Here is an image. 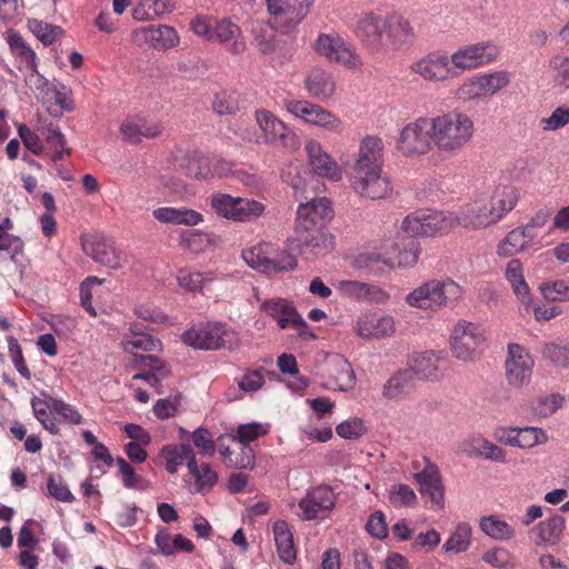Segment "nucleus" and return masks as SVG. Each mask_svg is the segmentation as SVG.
<instances>
[{"instance_id":"obj_38","label":"nucleus","mask_w":569,"mask_h":569,"mask_svg":"<svg viewBox=\"0 0 569 569\" xmlns=\"http://www.w3.org/2000/svg\"><path fill=\"white\" fill-rule=\"evenodd\" d=\"M260 308L272 317L281 329L289 328L299 315L292 302L282 298L264 300Z\"/></svg>"},{"instance_id":"obj_56","label":"nucleus","mask_w":569,"mask_h":569,"mask_svg":"<svg viewBox=\"0 0 569 569\" xmlns=\"http://www.w3.org/2000/svg\"><path fill=\"white\" fill-rule=\"evenodd\" d=\"M212 281V278L199 272L191 271L189 269H180L177 273L178 284L188 292H199L207 282Z\"/></svg>"},{"instance_id":"obj_43","label":"nucleus","mask_w":569,"mask_h":569,"mask_svg":"<svg viewBox=\"0 0 569 569\" xmlns=\"http://www.w3.org/2000/svg\"><path fill=\"white\" fill-rule=\"evenodd\" d=\"M466 450L469 455L481 457L495 462H506L507 460L506 451L501 447L495 445L480 435L470 437L466 441Z\"/></svg>"},{"instance_id":"obj_22","label":"nucleus","mask_w":569,"mask_h":569,"mask_svg":"<svg viewBox=\"0 0 569 569\" xmlns=\"http://www.w3.org/2000/svg\"><path fill=\"white\" fill-rule=\"evenodd\" d=\"M322 385L329 390L348 391L356 385V375L348 360L340 355H332L327 359Z\"/></svg>"},{"instance_id":"obj_25","label":"nucleus","mask_w":569,"mask_h":569,"mask_svg":"<svg viewBox=\"0 0 569 569\" xmlns=\"http://www.w3.org/2000/svg\"><path fill=\"white\" fill-rule=\"evenodd\" d=\"M425 468L415 473V480L419 483V491L437 509L445 506V487L438 467L426 460Z\"/></svg>"},{"instance_id":"obj_7","label":"nucleus","mask_w":569,"mask_h":569,"mask_svg":"<svg viewBox=\"0 0 569 569\" xmlns=\"http://www.w3.org/2000/svg\"><path fill=\"white\" fill-rule=\"evenodd\" d=\"M182 340L196 349H231L237 343V333L227 323L208 322L184 331Z\"/></svg>"},{"instance_id":"obj_12","label":"nucleus","mask_w":569,"mask_h":569,"mask_svg":"<svg viewBox=\"0 0 569 569\" xmlns=\"http://www.w3.org/2000/svg\"><path fill=\"white\" fill-rule=\"evenodd\" d=\"M456 227L453 212L416 211L407 216L401 229L410 237H432L442 234Z\"/></svg>"},{"instance_id":"obj_26","label":"nucleus","mask_w":569,"mask_h":569,"mask_svg":"<svg viewBox=\"0 0 569 569\" xmlns=\"http://www.w3.org/2000/svg\"><path fill=\"white\" fill-rule=\"evenodd\" d=\"M453 216L456 226L465 228L480 229L496 223L490 210V203L485 198L466 203Z\"/></svg>"},{"instance_id":"obj_44","label":"nucleus","mask_w":569,"mask_h":569,"mask_svg":"<svg viewBox=\"0 0 569 569\" xmlns=\"http://www.w3.org/2000/svg\"><path fill=\"white\" fill-rule=\"evenodd\" d=\"M161 457L166 461V470L169 473H176L183 463L188 467L191 459L197 458L194 450L188 443L168 445L162 448Z\"/></svg>"},{"instance_id":"obj_39","label":"nucleus","mask_w":569,"mask_h":569,"mask_svg":"<svg viewBox=\"0 0 569 569\" xmlns=\"http://www.w3.org/2000/svg\"><path fill=\"white\" fill-rule=\"evenodd\" d=\"M395 322L389 316L378 317L376 315L367 316L360 319L356 330L360 337L380 338L393 332Z\"/></svg>"},{"instance_id":"obj_6","label":"nucleus","mask_w":569,"mask_h":569,"mask_svg":"<svg viewBox=\"0 0 569 569\" xmlns=\"http://www.w3.org/2000/svg\"><path fill=\"white\" fill-rule=\"evenodd\" d=\"M435 148L431 132V117H418L400 130L396 149L407 158H419Z\"/></svg>"},{"instance_id":"obj_61","label":"nucleus","mask_w":569,"mask_h":569,"mask_svg":"<svg viewBox=\"0 0 569 569\" xmlns=\"http://www.w3.org/2000/svg\"><path fill=\"white\" fill-rule=\"evenodd\" d=\"M482 560L498 569H513L516 566L512 555L503 547H495L486 551Z\"/></svg>"},{"instance_id":"obj_8","label":"nucleus","mask_w":569,"mask_h":569,"mask_svg":"<svg viewBox=\"0 0 569 569\" xmlns=\"http://www.w3.org/2000/svg\"><path fill=\"white\" fill-rule=\"evenodd\" d=\"M499 47L492 41H480L459 47L450 57L455 77L458 78L466 71H472L498 60Z\"/></svg>"},{"instance_id":"obj_11","label":"nucleus","mask_w":569,"mask_h":569,"mask_svg":"<svg viewBox=\"0 0 569 569\" xmlns=\"http://www.w3.org/2000/svg\"><path fill=\"white\" fill-rule=\"evenodd\" d=\"M316 0H266L270 24L289 33L307 18Z\"/></svg>"},{"instance_id":"obj_64","label":"nucleus","mask_w":569,"mask_h":569,"mask_svg":"<svg viewBox=\"0 0 569 569\" xmlns=\"http://www.w3.org/2000/svg\"><path fill=\"white\" fill-rule=\"evenodd\" d=\"M542 356L555 366L566 368L569 366V345L546 343L542 348Z\"/></svg>"},{"instance_id":"obj_23","label":"nucleus","mask_w":569,"mask_h":569,"mask_svg":"<svg viewBox=\"0 0 569 569\" xmlns=\"http://www.w3.org/2000/svg\"><path fill=\"white\" fill-rule=\"evenodd\" d=\"M533 363V359L522 346L510 343L506 360V376L509 385L521 387L528 383L532 375Z\"/></svg>"},{"instance_id":"obj_52","label":"nucleus","mask_w":569,"mask_h":569,"mask_svg":"<svg viewBox=\"0 0 569 569\" xmlns=\"http://www.w3.org/2000/svg\"><path fill=\"white\" fill-rule=\"evenodd\" d=\"M470 545L471 526L468 522H459L442 546V549L447 553H460L468 550Z\"/></svg>"},{"instance_id":"obj_17","label":"nucleus","mask_w":569,"mask_h":569,"mask_svg":"<svg viewBox=\"0 0 569 569\" xmlns=\"http://www.w3.org/2000/svg\"><path fill=\"white\" fill-rule=\"evenodd\" d=\"M410 70L425 81L432 83L456 78L448 52L441 50H435L422 56L410 64Z\"/></svg>"},{"instance_id":"obj_14","label":"nucleus","mask_w":569,"mask_h":569,"mask_svg":"<svg viewBox=\"0 0 569 569\" xmlns=\"http://www.w3.org/2000/svg\"><path fill=\"white\" fill-rule=\"evenodd\" d=\"M315 50L329 62L348 69H357L362 64L353 47L337 32L319 33Z\"/></svg>"},{"instance_id":"obj_9","label":"nucleus","mask_w":569,"mask_h":569,"mask_svg":"<svg viewBox=\"0 0 569 569\" xmlns=\"http://www.w3.org/2000/svg\"><path fill=\"white\" fill-rule=\"evenodd\" d=\"M210 207L218 217L236 222H248L261 217L264 204L253 199L232 197L227 193H213L210 197Z\"/></svg>"},{"instance_id":"obj_47","label":"nucleus","mask_w":569,"mask_h":569,"mask_svg":"<svg viewBox=\"0 0 569 569\" xmlns=\"http://www.w3.org/2000/svg\"><path fill=\"white\" fill-rule=\"evenodd\" d=\"M226 440H228V441H236V438L233 436L221 435L218 438L217 442H216L217 450L219 451V453L223 458L224 465L228 468H237V469L252 468L253 465H254V457L252 455L251 448H248V452L242 450L243 451L242 457L240 459L239 458L234 459L232 457L233 452L230 449L229 445L224 443Z\"/></svg>"},{"instance_id":"obj_16","label":"nucleus","mask_w":569,"mask_h":569,"mask_svg":"<svg viewBox=\"0 0 569 569\" xmlns=\"http://www.w3.org/2000/svg\"><path fill=\"white\" fill-rule=\"evenodd\" d=\"M131 41L139 48L168 51L180 44V36L171 26L150 24L134 29Z\"/></svg>"},{"instance_id":"obj_59","label":"nucleus","mask_w":569,"mask_h":569,"mask_svg":"<svg viewBox=\"0 0 569 569\" xmlns=\"http://www.w3.org/2000/svg\"><path fill=\"white\" fill-rule=\"evenodd\" d=\"M337 289L341 296L353 299L368 298L376 291V287L356 280L340 281Z\"/></svg>"},{"instance_id":"obj_15","label":"nucleus","mask_w":569,"mask_h":569,"mask_svg":"<svg viewBox=\"0 0 569 569\" xmlns=\"http://www.w3.org/2000/svg\"><path fill=\"white\" fill-rule=\"evenodd\" d=\"M256 121L260 128V133L247 137L248 141L266 144L279 142L284 147L293 146L297 142L296 133L270 111L264 109L257 110Z\"/></svg>"},{"instance_id":"obj_3","label":"nucleus","mask_w":569,"mask_h":569,"mask_svg":"<svg viewBox=\"0 0 569 569\" xmlns=\"http://www.w3.org/2000/svg\"><path fill=\"white\" fill-rule=\"evenodd\" d=\"M431 132L440 153L456 156L471 143L476 127L467 113L450 110L431 117Z\"/></svg>"},{"instance_id":"obj_1","label":"nucleus","mask_w":569,"mask_h":569,"mask_svg":"<svg viewBox=\"0 0 569 569\" xmlns=\"http://www.w3.org/2000/svg\"><path fill=\"white\" fill-rule=\"evenodd\" d=\"M332 216L331 201L326 197L298 207L295 231L302 254H319L331 246L332 238L325 231V227Z\"/></svg>"},{"instance_id":"obj_63","label":"nucleus","mask_w":569,"mask_h":569,"mask_svg":"<svg viewBox=\"0 0 569 569\" xmlns=\"http://www.w3.org/2000/svg\"><path fill=\"white\" fill-rule=\"evenodd\" d=\"M542 296L550 301H569V283L565 280L545 282L540 286Z\"/></svg>"},{"instance_id":"obj_46","label":"nucleus","mask_w":569,"mask_h":569,"mask_svg":"<svg viewBox=\"0 0 569 569\" xmlns=\"http://www.w3.org/2000/svg\"><path fill=\"white\" fill-rule=\"evenodd\" d=\"M439 357L432 351L416 353L411 357L410 368L412 377L416 375L420 379L437 378L439 371Z\"/></svg>"},{"instance_id":"obj_49","label":"nucleus","mask_w":569,"mask_h":569,"mask_svg":"<svg viewBox=\"0 0 569 569\" xmlns=\"http://www.w3.org/2000/svg\"><path fill=\"white\" fill-rule=\"evenodd\" d=\"M505 277L515 295L523 302L529 301V287L523 277V267L519 259H511L506 266Z\"/></svg>"},{"instance_id":"obj_62","label":"nucleus","mask_w":569,"mask_h":569,"mask_svg":"<svg viewBox=\"0 0 569 569\" xmlns=\"http://www.w3.org/2000/svg\"><path fill=\"white\" fill-rule=\"evenodd\" d=\"M191 440L201 456H213L217 451L216 441L211 432L203 427L197 428L191 435Z\"/></svg>"},{"instance_id":"obj_57","label":"nucleus","mask_w":569,"mask_h":569,"mask_svg":"<svg viewBox=\"0 0 569 569\" xmlns=\"http://www.w3.org/2000/svg\"><path fill=\"white\" fill-rule=\"evenodd\" d=\"M269 432V426L259 422H251L240 425L237 428V433L233 436L242 446V450L248 452L249 443L257 440L260 437L266 436Z\"/></svg>"},{"instance_id":"obj_53","label":"nucleus","mask_w":569,"mask_h":569,"mask_svg":"<svg viewBox=\"0 0 569 569\" xmlns=\"http://www.w3.org/2000/svg\"><path fill=\"white\" fill-rule=\"evenodd\" d=\"M277 30L273 24L268 26L263 22H257L252 28L253 41L257 49L263 53L269 54L276 51L277 49V39L276 32Z\"/></svg>"},{"instance_id":"obj_54","label":"nucleus","mask_w":569,"mask_h":569,"mask_svg":"<svg viewBox=\"0 0 569 569\" xmlns=\"http://www.w3.org/2000/svg\"><path fill=\"white\" fill-rule=\"evenodd\" d=\"M212 243V236L200 230H183L179 246L193 253L203 252Z\"/></svg>"},{"instance_id":"obj_41","label":"nucleus","mask_w":569,"mask_h":569,"mask_svg":"<svg viewBox=\"0 0 569 569\" xmlns=\"http://www.w3.org/2000/svg\"><path fill=\"white\" fill-rule=\"evenodd\" d=\"M565 527V519L555 515L543 521L536 525L531 533L535 536L536 545H556L561 536Z\"/></svg>"},{"instance_id":"obj_35","label":"nucleus","mask_w":569,"mask_h":569,"mask_svg":"<svg viewBox=\"0 0 569 569\" xmlns=\"http://www.w3.org/2000/svg\"><path fill=\"white\" fill-rule=\"evenodd\" d=\"M274 542L279 558L288 565L297 559V549L293 541V532L284 520H277L272 526Z\"/></svg>"},{"instance_id":"obj_33","label":"nucleus","mask_w":569,"mask_h":569,"mask_svg":"<svg viewBox=\"0 0 569 569\" xmlns=\"http://www.w3.org/2000/svg\"><path fill=\"white\" fill-rule=\"evenodd\" d=\"M152 216L161 223L183 224L194 227L203 221V214L187 207H160Z\"/></svg>"},{"instance_id":"obj_18","label":"nucleus","mask_w":569,"mask_h":569,"mask_svg":"<svg viewBox=\"0 0 569 569\" xmlns=\"http://www.w3.org/2000/svg\"><path fill=\"white\" fill-rule=\"evenodd\" d=\"M82 250L96 262L112 269L122 268L128 259L127 254L114 247L113 241L102 234H89L81 237Z\"/></svg>"},{"instance_id":"obj_13","label":"nucleus","mask_w":569,"mask_h":569,"mask_svg":"<svg viewBox=\"0 0 569 569\" xmlns=\"http://www.w3.org/2000/svg\"><path fill=\"white\" fill-rule=\"evenodd\" d=\"M485 342V331L478 325L467 320L458 321L450 336L451 352L462 361H473L478 358Z\"/></svg>"},{"instance_id":"obj_37","label":"nucleus","mask_w":569,"mask_h":569,"mask_svg":"<svg viewBox=\"0 0 569 569\" xmlns=\"http://www.w3.org/2000/svg\"><path fill=\"white\" fill-rule=\"evenodd\" d=\"M416 383L411 370L402 369L392 375L383 385L382 396L387 400H400L415 390Z\"/></svg>"},{"instance_id":"obj_27","label":"nucleus","mask_w":569,"mask_h":569,"mask_svg":"<svg viewBox=\"0 0 569 569\" xmlns=\"http://www.w3.org/2000/svg\"><path fill=\"white\" fill-rule=\"evenodd\" d=\"M383 149L385 144L382 139L378 136L365 137L359 146L358 158L356 160L353 172L382 170L383 166Z\"/></svg>"},{"instance_id":"obj_48","label":"nucleus","mask_w":569,"mask_h":569,"mask_svg":"<svg viewBox=\"0 0 569 569\" xmlns=\"http://www.w3.org/2000/svg\"><path fill=\"white\" fill-rule=\"evenodd\" d=\"M311 110H313V112L311 113L309 124L333 134H342L345 131V122L339 116L320 104H317L316 108H311Z\"/></svg>"},{"instance_id":"obj_32","label":"nucleus","mask_w":569,"mask_h":569,"mask_svg":"<svg viewBox=\"0 0 569 569\" xmlns=\"http://www.w3.org/2000/svg\"><path fill=\"white\" fill-rule=\"evenodd\" d=\"M190 476L189 489L192 493L207 495L212 491L219 480L218 472L209 462H198L197 458L188 463Z\"/></svg>"},{"instance_id":"obj_60","label":"nucleus","mask_w":569,"mask_h":569,"mask_svg":"<svg viewBox=\"0 0 569 569\" xmlns=\"http://www.w3.org/2000/svg\"><path fill=\"white\" fill-rule=\"evenodd\" d=\"M263 369H244L241 377L236 379L239 389L250 393L260 390L264 382Z\"/></svg>"},{"instance_id":"obj_58","label":"nucleus","mask_w":569,"mask_h":569,"mask_svg":"<svg viewBox=\"0 0 569 569\" xmlns=\"http://www.w3.org/2000/svg\"><path fill=\"white\" fill-rule=\"evenodd\" d=\"M28 27L31 32L43 43L51 44L62 33V29L38 19H29Z\"/></svg>"},{"instance_id":"obj_24","label":"nucleus","mask_w":569,"mask_h":569,"mask_svg":"<svg viewBox=\"0 0 569 569\" xmlns=\"http://www.w3.org/2000/svg\"><path fill=\"white\" fill-rule=\"evenodd\" d=\"M305 151L308 164L313 173L333 181L342 178V170L337 161L323 149L322 144L316 139L306 141Z\"/></svg>"},{"instance_id":"obj_4","label":"nucleus","mask_w":569,"mask_h":569,"mask_svg":"<svg viewBox=\"0 0 569 569\" xmlns=\"http://www.w3.org/2000/svg\"><path fill=\"white\" fill-rule=\"evenodd\" d=\"M462 297V288L452 279L430 280L407 295L406 302L426 311L453 307Z\"/></svg>"},{"instance_id":"obj_50","label":"nucleus","mask_w":569,"mask_h":569,"mask_svg":"<svg viewBox=\"0 0 569 569\" xmlns=\"http://www.w3.org/2000/svg\"><path fill=\"white\" fill-rule=\"evenodd\" d=\"M184 174L197 180H208L213 178L212 158L203 156H190L180 163Z\"/></svg>"},{"instance_id":"obj_2","label":"nucleus","mask_w":569,"mask_h":569,"mask_svg":"<svg viewBox=\"0 0 569 569\" xmlns=\"http://www.w3.org/2000/svg\"><path fill=\"white\" fill-rule=\"evenodd\" d=\"M121 345L126 352L133 356L131 363L138 372L132 379L143 380L150 387L156 388L158 393H161L158 387L171 373L168 363L153 355L140 353L160 351L162 348L161 341L149 333L131 331L123 337Z\"/></svg>"},{"instance_id":"obj_29","label":"nucleus","mask_w":569,"mask_h":569,"mask_svg":"<svg viewBox=\"0 0 569 569\" xmlns=\"http://www.w3.org/2000/svg\"><path fill=\"white\" fill-rule=\"evenodd\" d=\"M161 131L162 126L159 121L139 116L127 118L120 126L122 138L130 143H138L143 139H153Z\"/></svg>"},{"instance_id":"obj_45","label":"nucleus","mask_w":569,"mask_h":569,"mask_svg":"<svg viewBox=\"0 0 569 569\" xmlns=\"http://www.w3.org/2000/svg\"><path fill=\"white\" fill-rule=\"evenodd\" d=\"M519 200L518 191L513 187H503L498 190L495 196L488 200L495 222L510 212Z\"/></svg>"},{"instance_id":"obj_20","label":"nucleus","mask_w":569,"mask_h":569,"mask_svg":"<svg viewBox=\"0 0 569 569\" xmlns=\"http://www.w3.org/2000/svg\"><path fill=\"white\" fill-rule=\"evenodd\" d=\"M420 254L419 243L411 238L403 247V250L399 251L396 261L390 258H383L377 252H365L359 254L357 263L359 268L368 269L370 272L379 273L383 270V267H393L397 263L399 267H411L413 266Z\"/></svg>"},{"instance_id":"obj_21","label":"nucleus","mask_w":569,"mask_h":569,"mask_svg":"<svg viewBox=\"0 0 569 569\" xmlns=\"http://www.w3.org/2000/svg\"><path fill=\"white\" fill-rule=\"evenodd\" d=\"M350 184L356 193L371 200L386 199L392 192L390 179L382 170L352 172Z\"/></svg>"},{"instance_id":"obj_31","label":"nucleus","mask_w":569,"mask_h":569,"mask_svg":"<svg viewBox=\"0 0 569 569\" xmlns=\"http://www.w3.org/2000/svg\"><path fill=\"white\" fill-rule=\"evenodd\" d=\"M387 29V16L375 12L363 14L357 23V36L365 43L379 48L383 44V34Z\"/></svg>"},{"instance_id":"obj_51","label":"nucleus","mask_w":569,"mask_h":569,"mask_svg":"<svg viewBox=\"0 0 569 569\" xmlns=\"http://www.w3.org/2000/svg\"><path fill=\"white\" fill-rule=\"evenodd\" d=\"M481 531L496 540H509L515 537V529L497 516H485L479 521Z\"/></svg>"},{"instance_id":"obj_40","label":"nucleus","mask_w":569,"mask_h":569,"mask_svg":"<svg viewBox=\"0 0 569 569\" xmlns=\"http://www.w3.org/2000/svg\"><path fill=\"white\" fill-rule=\"evenodd\" d=\"M41 137L43 138L47 147L44 157L53 162L62 160L66 156L71 154V149L67 146V140L63 133L53 126L41 129Z\"/></svg>"},{"instance_id":"obj_10","label":"nucleus","mask_w":569,"mask_h":569,"mask_svg":"<svg viewBox=\"0 0 569 569\" xmlns=\"http://www.w3.org/2000/svg\"><path fill=\"white\" fill-rule=\"evenodd\" d=\"M510 83V73L498 70L479 73L466 79L457 89L456 96L465 102L479 101L495 96Z\"/></svg>"},{"instance_id":"obj_28","label":"nucleus","mask_w":569,"mask_h":569,"mask_svg":"<svg viewBox=\"0 0 569 569\" xmlns=\"http://www.w3.org/2000/svg\"><path fill=\"white\" fill-rule=\"evenodd\" d=\"M386 37L393 49H409L416 41L412 23L400 13L387 14Z\"/></svg>"},{"instance_id":"obj_30","label":"nucleus","mask_w":569,"mask_h":569,"mask_svg":"<svg viewBox=\"0 0 569 569\" xmlns=\"http://www.w3.org/2000/svg\"><path fill=\"white\" fill-rule=\"evenodd\" d=\"M305 89L308 94L319 101H327L336 92L333 74L320 67L312 68L305 78Z\"/></svg>"},{"instance_id":"obj_36","label":"nucleus","mask_w":569,"mask_h":569,"mask_svg":"<svg viewBox=\"0 0 569 569\" xmlns=\"http://www.w3.org/2000/svg\"><path fill=\"white\" fill-rule=\"evenodd\" d=\"M240 34L241 29L237 23L227 18L219 19L216 17L212 42H231L230 51L233 54H239L246 50L244 41L238 39Z\"/></svg>"},{"instance_id":"obj_5","label":"nucleus","mask_w":569,"mask_h":569,"mask_svg":"<svg viewBox=\"0 0 569 569\" xmlns=\"http://www.w3.org/2000/svg\"><path fill=\"white\" fill-rule=\"evenodd\" d=\"M242 258L252 269L268 274L287 272L297 267V259L293 254L270 242H259L244 249Z\"/></svg>"},{"instance_id":"obj_19","label":"nucleus","mask_w":569,"mask_h":569,"mask_svg":"<svg viewBox=\"0 0 569 569\" xmlns=\"http://www.w3.org/2000/svg\"><path fill=\"white\" fill-rule=\"evenodd\" d=\"M336 495L328 486H318L309 489L299 501L301 511L298 516L305 521L326 519L336 506Z\"/></svg>"},{"instance_id":"obj_34","label":"nucleus","mask_w":569,"mask_h":569,"mask_svg":"<svg viewBox=\"0 0 569 569\" xmlns=\"http://www.w3.org/2000/svg\"><path fill=\"white\" fill-rule=\"evenodd\" d=\"M8 43L10 49L18 59L17 68L30 76L37 73V56L36 52L26 43L23 38L17 31L8 32Z\"/></svg>"},{"instance_id":"obj_42","label":"nucleus","mask_w":569,"mask_h":569,"mask_svg":"<svg viewBox=\"0 0 569 569\" xmlns=\"http://www.w3.org/2000/svg\"><path fill=\"white\" fill-rule=\"evenodd\" d=\"M536 237V233H528L523 227H517L509 231L498 243L497 254L509 258L526 249L527 244Z\"/></svg>"},{"instance_id":"obj_55","label":"nucleus","mask_w":569,"mask_h":569,"mask_svg":"<svg viewBox=\"0 0 569 569\" xmlns=\"http://www.w3.org/2000/svg\"><path fill=\"white\" fill-rule=\"evenodd\" d=\"M548 441L546 431L537 427L518 428L515 446L521 449H531Z\"/></svg>"}]
</instances>
